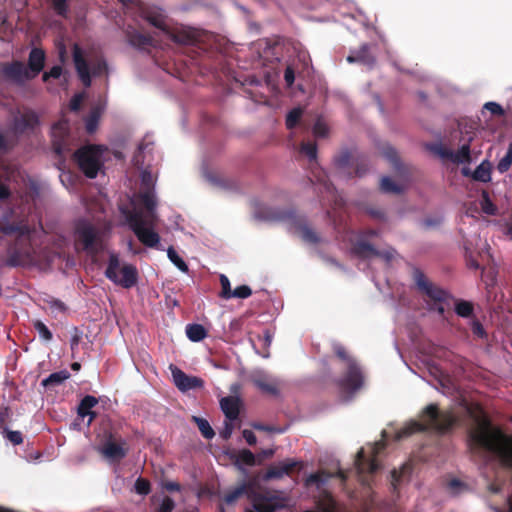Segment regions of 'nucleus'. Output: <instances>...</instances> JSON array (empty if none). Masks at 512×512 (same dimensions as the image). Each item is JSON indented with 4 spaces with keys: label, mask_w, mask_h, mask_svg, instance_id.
Segmentation results:
<instances>
[{
    "label": "nucleus",
    "mask_w": 512,
    "mask_h": 512,
    "mask_svg": "<svg viewBox=\"0 0 512 512\" xmlns=\"http://www.w3.org/2000/svg\"><path fill=\"white\" fill-rule=\"evenodd\" d=\"M155 184L156 176L147 170L142 171L140 192L133 195L130 200L132 208H121L130 229L148 247H156L160 242V237L155 231L158 221Z\"/></svg>",
    "instance_id": "1"
},
{
    "label": "nucleus",
    "mask_w": 512,
    "mask_h": 512,
    "mask_svg": "<svg viewBox=\"0 0 512 512\" xmlns=\"http://www.w3.org/2000/svg\"><path fill=\"white\" fill-rule=\"evenodd\" d=\"M471 444L491 453L499 463L512 471V436L493 427L489 421L479 416L476 427L470 433Z\"/></svg>",
    "instance_id": "2"
},
{
    "label": "nucleus",
    "mask_w": 512,
    "mask_h": 512,
    "mask_svg": "<svg viewBox=\"0 0 512 512\" xmlns=\"http://www.w3.org/2000/svg\"><path fill=\"white\" fill-rule=\"evenodd\" d=\"M454 416L446 411L440 412L435 404H430L424 408L419 416V420L408 422L401 430L396 432L395 439L401 440L411 434L424 430H433L436 432L447 431L454 423Z\"/></svg>",
    "instance_id": "3"
},
{
    "label": "nucleus",
    "mask_w": 512,
    "mask_h": 512,
    "mask_svg": "<svg viewBox=\"0 0 512 512\" xmlns=\"http://www.w3.org/2000/svg\"><path fill=\"white\" fill-rule=\"evenodd\" d=\"M73 61L78 77L86 86L91 85V77L106 72L105 61L90 50L80 48L77 44L73 47Z\"/></svg>",
    "instance_id": "4"
},
{
    "label": "nucleus",
    "mask_w": 512,
    "mask_h": 512,
    "mask_svg": "<svg viewBox=\"0 0 512 512\" xmlns=\"http://www.w3.org/2000/svg\"><path fill=\"white\" fill-rule=\"evenodd\" d=\"M76 241L91 255L104 250L108 239V231L94 227L92 224L81 221L75 231Z\"/></svg>",
    "instance_id": "5"
},
{
    "label": "nucleus",
    "mask_w": 512,
    "mask_h": 512,
    "mask_svg": "<svg viewBox=\"0 0 512 512\" xmlns=\"http://www.w3.org/2000/svg\"><path fill=\"white\" fill-rule=\"evenodd\" d=\"M105 275L114 284L124 288H131L137 281V270L135 266L121 263L118 254L114 252L109 253V261Z\"/></svg>",
    "instance_id": "6"
},
{
    "label": "nucleus",
    "mask_w": 512,
    "mask_h": 512,
    "mask_svg": "<svg viewBox=\"0 0 512 512\" xmlns=\"http://www.w3.org/2000/svg\"><path fill=\"white\" fill-rule=\"evenodd\" d=\"M107 148L104 146H87L79 149L75 158L79 168L89 178H95L103 166L104 153Z\"/></svg>",
    "instance_id": "7"
},
{
    "label": "nucleus",
    "mask_w": 512,
    "mask_h": 512,
    "mask_svg": "<svg viewBox=\"0 0 512 512\" xmlns=\"http://www.w3.org/2000/svg\"><path fill=\"white\" fill-rule=\"evenodd\" d=\"M384 448L383 441H379L374 443L373 445H369L368 447L361 448V450L357 453V457L355 460V471L363 484H367L368 480L366 478V473H373L378 469V464L376 463L375 456L376 454Z\"/></svg>",
    "instance_id": "8"
},
{
    "label": "nucleus",
    "mask_w": 512,
    "mask_h": 512,
    "mask_svg": "<svg viewBox=\"0 0 512 512\" xmlns=\"http://www.w3.org/2000/svg\"><path fill=\"white\" fill-rule=\"evenodd\" d=\"M334 351L347 367V373L340 383L341 387L348 392L358 390L363 384V375L357 363L346 353L344 347L340 344H334Z\"/></svg>",
    "instance_id": "9"
},
{
    "label": "nucleus",
    "mask_w": 512,
    "mask_h": 512,
    "mask_svg": "<svg viewBox=\"0 0 512 512\" xmlns=\"http://www.w3.org/2000/svg\"><path fill=\"white\" fill-rule=\"evenodd\" d=\"M415 282L422 292L431 300L435 301L434 306L430 309L436 310L439 314H443L445 311L443 303L449 299V294L445 290L431 284L420 272L415 273Z\"/></svg>",
    "instance_id": "10"
},
{
    "label": "nucleus",
    "mask_w": 512,
    "mask_h": 512,
    "mask_svg": "<svg viewBox=\"0 0 512 512\" xmlns=\"http://www.w3.org/2000/svg\"><path fill=\"white\" fill-rule=\"evenodd\" d=\"M430 149L440 158L450 160L454 164H469L471 162L469 144H463L456 152L445 148L441 144H435Z\"/></svg>",
    "instance_id": "11"
},
{
    "label": "nucleus",
    "mask_w": 512,
    "mask_h": 512,
    "mask_svg": "<svg viewBox=\"0 0 512 512\" xmlns=\"http://www.w3.org/2000/svg\"><path fill=\"white\" fill-rule=\"evenodd\" d=\"M169 370L172 375L173 383L181 392H187L192 389L201 388L204 385V382L201 378L196 376H189L173 364L169 365Z\"/></svg>",
    "instance_id": "12"
},
{
    "label": "nucleus",
    "mask_w": 512,
    "mask_h": 512,
    "mask_svg": "<svg viewBox=\"0 0 512 512\" xmlns=\"http://www.w3.org/2000/svg\"><path fill=\"white\" fill-rule=\"evenodd\" d=\"M253 383L263 392L276 395L278 393L279 381L272 378L264 371L257 370L252 376Z\"/></svg>",
    "instance_id": "13"
},
{
    "label": "nucleus",
    "mask_w": 512,
    "mask_h": 512,
    "mask_svg": "<svg viewBox=\"0 0 512 512\" xmlns=\"http://www.w3.org/2000/svg\"><path fill=\"white\" fill-rule=\"evenodd\" d=\"M3 73L7 78L18 83H22L33 78L28 68H26L23 63L18 61L5 66L3 68Z\"/></svg>",
    "instance_id": "14"
},
{
    "label": "nucleus",
    "mask_w": 512,
    "mask_h": 512,
    "mask_svg": "<svg viewBox=\"0 0 512 512\" xmlns=\"http://www.w3.org/2000/svg\"><path fill=\"white\" fill-rule=\"evenodd\" d=\"M98 400L94 396H85L78 406V419L85 422L87 426L91 424L95 417V413L92 409L97 405Z\"/></svg>",
    "instance_id": "15"
},
{
    "label": "nucleus",
    "mask_w": 512,
    "mask_h": 512,
    "mask_svg": "<svg viewBox=\"0 0 512 512\" xmlns=\"http://www.w3.org/2000/svg\"><path fill=\"white\" fill-rule=\"evenodd\" d=\"M98 451L111 462L118 461L126 455V450L123 445L112 440L104 443L98 448Z\"/></svg>",
    "instance_id": "16"
},
{
    "label": "nucleus",
    "mask_w": 512,
    "mask_h": 512,
    "mask_svg": "<svg viewBox=\"0 0 512 512\" xmlns=\"http://www.w3.org/2000/svg\"><path fill=\"white\" fill-rule=\"evenodd\" d=\"M68 133V122L66 120H60L53 125L51 129V136L53 139V145L57 153H62L64 150L63 141Z\"/></svg>",
    "instance_id": "17"
},
{
    "label": "nucleus",
    "mask_w": 512,
    "mask_h": 512,
    "mask_svg": "<svg viewBox=\"0 0 512 512\" xmlns=\"http://www.w3.org/2000/svg\"><path fill=\"white\" fill-rule=\"evenodd\" d=\"M289 229L293 234L307 243H315L318 240L315 232L302 220L293 222Z\"/></svg>",
    "instance_id": "18"
},
{
    "label": "nucleus",
    "mask_w": 512,
    "mask_h": 512,
    "mask_svg": "<svg viewBox=\"0 0 512 512\" xmlns=\"http://www.w3.org/2000/svg\"><path fill=\"white\" fill-rule=\"evenodd\" d=\"M220 406L228 420L233 421L237 419L240 406V399L237 396L222 398L220 401Z\"/></svg>",
    "instance_id": "19"
},
{
    "label": "nucleus",
    "mask_w": 512,
    "mask_h": 512,
    "mask_svg": "<svg viewBox=\"0 0 512 512\" xmlns=\"http://www.w3.org/2000/svg\"><path fill=\"white\" fill-rule=\"evenodd\" d=\"M45 54L41 49L34 48L29 54L28 70L34 78L37 76L44 67Z\"/></svg>",
    "instance_id": "20"
},
{
    "label": "nucleus",
    "mask_w": 512,
    "mask_h": 512,
    "mask_svg": "<svg viewBox=\"0 0 512 512\" xmlns=\"http://www.w3.org/2000/svg\"><path fill=\"white\" fill-rule=\"evenodd\" d=\"M296 462L293 460H285L282 462H279L278 464L270 467L266 474L265 479H278L282 478L285 475H288L289 472L292 470L293 467L296 466Z\"/></svg>",
    "instance_id": "21"
},
{
    "label": "nucleus",
    "mask_w": 512,
    "mask_h": 512,
    "mask_svg": "<svg viewBox=\"0 0 512 512\" xmlns=\"http://www.w3.org/2000/svg\"><path fill=\"white\" fill-rule=\"evenodd\" d=\"M276 502L267 497H255L252 506L246 509V512H275Z\"/></svg>",
    "instance_id": "22"
},
{
    "label": "nucleus",
    "mask_w": 512,
    "mask_h": 512,
    "mask_svg": "<svg viewBox=\"0 0 512 512\" xmlns=\"http://www.w3.org/2000/svg\"><path fill=\"white\" fill-rule=\"evenodd\" d=\"M38 124L37 115L34 112L27 111L15 119V130L23 132L26 129L35 127Z\"/></svg>",
    "instance_id": "23"
},
{
    "label": "nucleus",
    "mask_w": 512,
    "mask_h": 512,
    "mask_svg": "<svg viewBox=\"0 0 512 512\" xmlns=\"http://www.w3.org/2000/svg\"><path fill=\"white\" fill-rule=\"evenodd\" d=\"M368 49L369 47L367 45H363L360 50L348 55L347 61L350 63L359 62L364 65L371 66L374 63V59L369 55Z\"/></svg>",
    "instance_id": "24"
},
{
    "label": "nucleus",
    "mask_w": 512,
    "mask_h": 512,
    "mask_svg": "<svg viewBox=\"0 0 512 512\" xmlns=\"http://www.w3.org/2000/svg\"><path fill=\"white\" fill-rule=\"evenodd\" d=\"M472 178L476 181L487 183L491 180V164L488 160H483L472 173Z\"/></svg>",
    "instance_id": "25"
},
{
    "label": "nucleus",
    "mask_w": 512,
    "mask_h": 512,
    "mask_svg": "<svg viewBox=\"0 0 512 512\" xmlns=\"http://www.w3.org/2000/svg\"><path fill=\"white\" fill-rule=\"evenodd\" d=\"M260 463L261 460H258L257 457L250 450L244 449L239 452L235 465L238 467V469L245 472V469L242 467V464L253 466Z\"/></svg>",
    "instance_id": "26"
},
{
    "label": "nucleus",
    "mask_w": 512,
    "mask_h": 512,
    "mask_svg": "<svg viewBox=\"0 0 512 512\" xmlns=\"http://www.w3.org/2000/svg\"><path fill=\"white\" fill-rule=\"evenodd\" d=\"M128 40L132 46L138 49H144L153 44V39L150 36L143 35L137 31L129 32Z\"/></svg>",
    "instance_id": "27"
},
{
    "label": "nucleus",
    "mask_w": 512,
    "mask_h": 512,
    "mask_svg": "<svg viewBox=\"0 0 512 512\" xmlns=\"http://www.w3.org/2000/svg\"><path fill=\"white\" fill-rule=\"evenodd\" d=\"M186 335L191 341L199 342L206 337L207 332L200 324H189L186 327Z\"/></svg>",
    "instance_id": "28"
},
{
    "label": "nucleus",
    "mask_w": 512,
    "mask_h": 512,
    "mask_svg": "<svg viewBox=\"0 0 512 512\" xmlns=\"http://www.w3.org/2000/svg\"><path fill=\"white\" fill-rule=\"evenodd\" d=\"M103 109L104 107L102 106L94 107L90 112L89 116L87 117L86 130L89 133H93L96 131Z\"/></svg>",
    "instance_id": "29"
},
{
    "label": "nucleus",
    "mask_w": 512,
    "mask_h": 512,
    "mask_svg": "<svg viewBox=\"0 0 512 512\" xmlns=\"http://www.w3.org/2000/svg\"><path fill=\"white\" fill-rule=\"evenodd\" d=\"M329 477L330 476L324 472L311 474L306 479V486L310 489L315 488L317 490H320L326 484Z\"/></svg>",
    "instance_id": "30"
},
{
    "label": "nucleus",
    "mask_w": 512,
    "mask_h": 512,
    "mask_svg": "<svg viewBox=\"0 0 512 512\" xmlns=\"http://www.w3.org/2000/svg\"><path fill=\"white\" fill-rule=\"evenodd\" d=\"M147 21L162 31H166L167 25L164 15L158 11H151L145 14Z\"/></svg>",
    "instance_id": "31"
},
{
    "label": "nucleus",
    "mask_w": 512,
    "mask_h": 512,
    "mask_svg": "<svg viewBox=\"0 0 512 512\" xmlns=\"http://www.w3.org/2000/svg\"><path fill=\"white\" fill-rule=\"evenodd\" d=\"M70 374L66 370L50 374L42 381L43 386L58 385L69 378Z\"/></svg>",
    "instance_id": "32"
},
{
    "label": "nucleus",
    "mask_w": 512,
    "mask_h": 512,
    "mask_svg": "<svg viewBox=\"0 0 512 512\" xmlns=\"http://www.w3.org/2000/svg\"><path fill=\"white\" fill-rule=\"evenodd\" d=\"M192 418L205 438L211 439L214 437V430L206 419L197 416H193Z\"/></svg>",
    "instance_id": "33"
},
{
    "label": "nucleus",
    "mask_w": 512,
    "mask_h": 512,
    "mask_svg": "<svg viewBox=\"0 0 512 512\" xmlns=\"http://www.w3.org/2000/svg\"><path fill=\"white\" fill-rule=\"evenodd\" d=\"M167 256L169 260L182 272H188V266L185 261L178 255L173 247L167 249Z\"/></svg>",
    "instance_id": "34"
},
{
    "label": "nucleus",
    "mask_w": 512,
    "mask_h": 512,
    "mask_svg": "<svg viewBox=\"0 0 512 512\" xmlns=\"http://www.w3.org/2000/svg\"><path fill=\"white\" fill-rule=\"evenodd\" d=\"M381 190L385 193H400L403 191V187L395 184L391 178L383 177L380 183Z\"/></svg>",
    "instance_id": "35"
},
{
    "label": "nucleus",
    "mask_w": 512,
    "mask_h": 512,
    "mask_svg": "<svg viewBox=\"0 0 512 512\" xmlns=\"http://www.w3.org/2000/svg\"><path fill=\"white\" fill-rule=\"evenodd\" d=\"M512 165V142L509 144L505 156L498 162L497 170L499 173H505Z\"/></svg>",
    "instance_id": "36"
},
{
    "label": "nucleus",
    "mask_w": 512,
    "mask_h": 512,
    "mask_svg": "<svg viewBox=\"0 0 512 512\" xmlns=\"http://www.w3.org/2000/svg\"><path fill=\"white\" fill-rule=\"evenodd\" d=\"M410 473V465L404 464L399 471L394 470L391 474V484L396 489L398 483L402 478H405Z\"/></svg>",
    "instance_id": "37"
},
{
    "label": "nucleus",
    "mask_w": 512,
    "mask_h": 512,
    "mask_svg": "<svg viewBox=\"0 0 512 512\" xmlns=\"http://www.w3.org/2000/svg\"><path fill=\"white\" fill-rule=\"evenodd\" d=\"M247 490V484L242 483L238 487H236L234 490L230 491L225 495V502L227 504L234 503L240 496H242Z\"/></svg>",
    "instance_id": "38"
},
{
    "label": "nucleus",
    "mask_w": 512,
    "mask_h": 512,
    "mask_svg": "<svg viewBox=\"0 0 512 512\" xmlns=\"http://www.w3.org/2000/svg\"><path fill=\"white\" fill-rule=\"evenodd\" d=\"M303 114V110L302 108H294L292 109L288 114H287V117H286V126L291 129L293 127L296 126V124L298 123L299 119L301 118Z\"/></svg>",
    "instance_id": "39"
},
{
    "label": "nucleus",
    "mask_w": 512,
    "mask_h": 512,
    "mask_svg": "<svg viewBox=\"0 0 512 512\" xmlns=\"http://www.w3.org/2000/svg\"><path fill=\"white\" fill-rule=\"evenodd\" d=\"M481 208L483 212L488 215H495L497 212L496 206L492 203L488 196V193L485 191L482 194Z\"/></svg>",
    "instance_id": "40"
},
{
    "label": "nucleus",
    "mask_w": 512,
    "mask_h": 512,
    "mask_svg": "<svg viewBox=\"0 0 512 512\" xmlns=\"http://www.w3.org/2000/svg\"><path fill=\"white\" fill-rule=\"evenodd\" d=\"M220 283H221V293L220 296L225 299L232 298L233 290H231L230 281L227 276L224 274L220 275Z\"/></svg>",
    "instance_id": "41"
},
{
    "label": "nucleus",
    "mask_w": 512,
    "mask_h": 512,
    "mask_svg": "<svg viewBox=\"0 0 512 512\" xmlns=\"http://www.w3.org/2000/svg\"><path fill=\"white\" fill-rule=\"evenodd\" d=\"M34 326L41 339L44 341H50L52 339V333L44 323L41 321H36Z\"/></svg>",
    "instance_id": "42"
},
{
    "label": "nucleus",
    "mask_w": 512,
    "mask_h": 512,
    "mask_svg": "<svg viewBox=\"0 0 512 512\" xmlns=\"http://www.w3.org/2000/svg\"><path fill=\"white\" fill-rule=\"evenodd\" d=\"M455 311L461 317H468L472 313V305L466 301L458 302Z\"/></svg>",
    "instance_id": "43"
},
{
    "label": "nucleus",
    "mask_w": 512,
    "mask_h": 512,
    "mask_svg": "<svg viewBox=\"0 0 512 512\" xmlns=\"http://www.w3.org/2000/svg\"><path fill=\"white\" fill-rule=\"evenodd\" d=\"M134 488L137 494L147 495L150 492V483L143 478H138L135 481Z\"/></svg>",
    "instance_id": "44"
},
{
    "label": "nucleus",
    "mask_w": 512,
    "mask_h": 512,
    "mask_svg": "<svg viewBox=\"0 0 512 512\" xmlns=\"http://www.w3.org/2000/svg\"><path fill=\"white\" fill-rule=\"evenodd\" d=\"M313 133L316 137H325L328 133L327 124L322 119H318L314 124Z\"/></svg>",
    "instance_id": "45"
},
{
    "label": "nucleus",
    "mask_w": 512,
    "mask_h": 512,
    "mask_svg": "<svg viewBox=\"0 0 512 512\" xmlns=\"http://www.w3.org/2000/svg\"><path fill=\"white\" fill-rule=\"evenodd\" d=\"M252 294V291L249 286L242 285L238 286L233 290L232 298H248Z\"/></svg>",
    "instance_id": "46"
},
{
    "label": "nucleus",
    "mask_w": 512,
    "mask_h": 512,
    "mask_svg": "<svg viewBox=\"0 0 512 512\" xmlns=\"http://www.w3.org/2000/svg\"><path fill=\"white\" fill-rule=\"evenodd\" d=\"M302 152L310 159L315 160L317 156V147L313 143H304L302 145Z\"/></svg>",
    "instance_id": "47"
},
{
    "label": "nucleus",
    "mask_w": 512,
    "mask_h": 512,
    "mask_svg": "<svg viewBox=\"0 0 512 512\" xmlns=\"http://www.w3.org/2000/svg\"><path fill=\"white\" fill-rule=\"evenodd\" d=\"M6 438L14 445H19L23 442L22 434L19 431H5Z\"/></svg>",
    "instance_id": "48"
},
{
    "label": "nucleus",
    "mask_w": 512,
    "mask_h": 512,
    "mask_svg": "<svg viewBox=\"0 0 512 512\" xmlns=\"http://www.w3.org/2000/svg\"><path fill=\"white\" fill-rule=\"evenodd\" d=\"M174 507L175 502L171 498L165 497L159 505L158 512H172Z\"/></svg>",
    "instance_id": "49"
},
{
    "label": "nucleus",
    "mask_w": 512,
    "mask_h": 512,
    "mask_svg": "<svg viewBox=\"0 0 512 512\" xmlns=\"http://www.w3.org/2000/svg\"><path fill=\"white\" fill-rule=\"evenodd\" d=\"M63 73V70L61 68V66H54L50 69L49 72H45L43 74V81L47 82L49 78H55V79H58L61 77Z\"/></svg>",
    "instance_id": "50"
},
{
    "label": "nucleus",
    "mask_w": 512,
    "mask_h": 512,
    "mask_svg": "<svg viewBox=\"0 0 512 512\" xmlns=\"http://www.w3.org/2000/svg\"><path fill=\"white\" fill-rule=\"evenodd\" d=\"M53 8L59 15H65L67 12L66 0H51Z\"/></svg>",
    "instance_id": "51"
},
{
    "label": "nucleus",
    "mask_w": 512,
    "mask_h": 512,
    "mask_svg": "<svg viewBox=\"0 0 512 512\" xmlns=\"http://www.w3.org/2000/svg\"><path fill=\"white\" fill-rule=\"evenodd\" d=\"M484 108L487 109L488 111H490L492 114H496V115L503 114L502 107L496 102H487L484 105Z\"/></svg>",
    "instance_id": "52"
},
{
    "label": "nucleus",
    "mask_w": 512,
    "mask_h": 512,
    "mask_svg": "<svg viewBox=\"0 0 512 512\" xmlns=\"http://www.w3.org/2000/svg\"><path fill=\"white\" fill-rule=\"evenodd\" d=\"M83 98H84V95L83 94H77L75 95L71 101H70V109L73 110V111H77L80 106H81V103L83 101Z\"/></svg>",
    "instance_id": "53"
},
{
    "label": "nucleus",
    "mask_w": 512,
    "mask_h": 512,
    "mask_svg": "<svg viewBox=\"0 0 512 512\" xmlns=\"http://www.w3.org/2000/svg\"><path fill=\"white\" fill-rule=\"evenodd\" d=\"M284 79L288 86H291L295 80L294 70L288 66L284 73Z\"/></svg>",
    "instance_id": "54"
},
{
    "label": "nucleus",
    "mask_w": 512,
    "mask_h": 512,
    "mask_svg": "<svg viewBox=\"0 0 512 512\" xmlns=\"http://www.w3.org/2000/svg\"><path fill=\"white\" fill-rule=\"evenodd\" d=\"M243 437L249 445H255L257 442V438L251 430L245 429L243 431Z\"/></svg>",
    "instance_id": "55"
},
{
    "label": "nucleus",
    "mask_w": 512,
    "mask_h": 512,
    "mask_svg": "<svg viewBox=\"0 0 512 512\" xmlns=\"http://www.w3.org/2000/svg\"><path fill=\"white\" fill-rule=\"evenodd\" d=\"M224 429L223 431L221 432V435L225 438V439H228L231 434H232V431H233V424H232V421L228 420V421H225L224 423Z\"/></svg>",
    "instance_id": "56"
},
{
    "label": "nucleus",
    "mask_w": 512,
    "mask_h": 512,
    "mask_svg": "<svg viewBox=\"0 0 512 512\" xmlns=\"http://www.w3.org/2000/svg\"><path fill=\"white\" fill-rule=\"evenodd\" d=\"M253 427L256 430H260V431L276 432V433H282L283 432V430H281V429H276L274 427L266 426V425H262V424H253Z\"/></svg>",
    "instance_id": "57"
},
{
    "label": "nucleus",
    "mask_w": 512,
    "mask_h": 512,
    "mask_svg": "<svg viewBox=\"0 0 512 512\" xmlns=\"http://www.w3.org/2000/svg\"><path fill=\"white\" fill-rule=\"evenodd\" d=\"M50 308L54 312H62V311L65 310L64 304L61 301H59V300H52L50 302Z\"/></svg>",
    "instance_id": "58"
},
{
    "label": "nucleus",
    "mask_w": 512,
    "mask_h": 512,
    "mask_svg": "<svg viewBox=\"0 0 512 512\" xmlns=\"http://www.w3.org/2000/svg\"><path fill=\"white\" fill-rule=\"evenodd\" d=\"M274 453H275L274 449L262 450L261 453L258 455V460L262 461V459L269 458V457L273 456Z\"/></svg>",
    "instance_id": "59"
},
{
    "label": "nucleus",
    "mask_w": 512,
    "mask_h": 512,
    "mask_svg": "<svg viewBox=\"0 0 512 512\" xmlns=\"http://www.w3.org/2000/svg\"><path fill=\"white\" fill-rule=\"evenodd\" d=\"M357 250H358V252H361V253L369 251V252H372L373 254H376L374 249L369 244H365V243H359Z\"/></svg>",
    "instance_id": "60"
},
{
    "label": "nucleus",
    "mask_w": 512,
    "mask_h": 512,
    "mask_svg": "<svg viewBox=\"0 0 512 512\" xmlns=\"http://www.w3.org/2000/svg\"><path fill=\"white\" fill-rule=\"evenodd\" d=\"M10 192H9V189L8 187L0 182V199H5L9 196Z\"/></svg>",
    "instance_id": "61"
},
{
    "label": "nucleus",
    "mask_w": 512,
    "mask_h": 512,
    "mask_svg": "<svg viewBox=\"0 0 512 512\" xmlns=\"http://www.w3.org/2000/svg\"><path fill=\"white\" fill-rule=\"evenodd\" d=\"M164 488L168 491H179L180 486L176 482H167L164 484Z\"/></svg>",
    "instance_id": "62"
},
{
    "label": "nucleus",
    "mask_w": 512,
    "mask_h": 512,
    "mask_svg": "<svg viewBox=\"0 0 512 512\" xmlns=\"http://www.w3.org/2000/svg\"><path fill=\"white\" fill-rule=\"evenodd\" d=\"M460 486H462L461 482L455 479L450 481L449 483V489L451 490L452 493H456L457 488Z\"/></svg>",
    "instance_id": "63"
},
{
    "label": "nucleus",
    "mask_w": 512,
    "mask_h": 512,
    "mask_svg": "<svg viewBox=\"0 0 512 512\" xmlns=\"http://www.w3.org/2000/svg\"><path fill=\"white\" fill-rule=\"evenodd\" d=\"M386 157L388 159H390L393 163L396 164V152L392 149V148H389L386 152Z\"/></svg>",
    "instance_id": "64"
}]
</instances>
